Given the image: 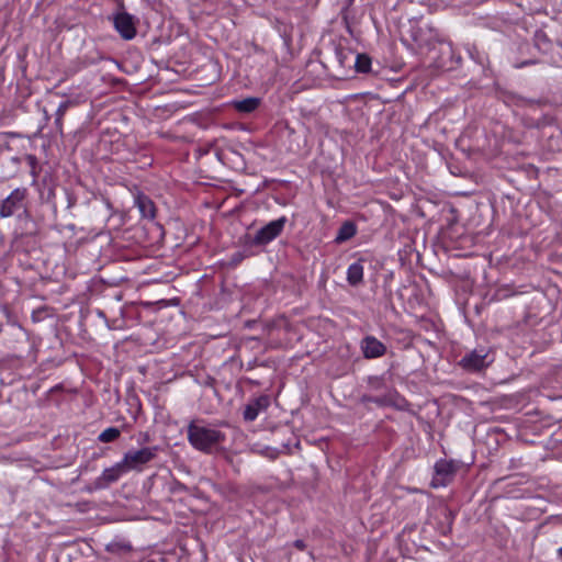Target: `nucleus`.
<instances>
[{
  "mask_svg": "<svg viewBox=\"0 0 562 562\" xmlns=\"http://www.w3.org/2000/svg\"><path fill=\"white\" fill-rule=\"evenodd\" d=\"M187 439L195 450L212 453L225 442L226 435L216 427L191 420L187 427Z\"/></svg>",
  "mask_w": 562,
  "mask_h": 562,
  "instance_id": "obj_1",
  "label": "nucleus"
},
{
  "mask_svg": "<svg viewBox=\"0 0 562 562\" xmlns=\"http://www.w3.org/2000/svg\"><path fill=\"white\" fill-rule=\"evenodd\" d=\"M409 36L416 48L420 52H429L436 44L445 43L446 36L434 25L424 22L411 24Z\"/></svg>",
  "mask_w": 562,
  "mask_h": 562,
  "instance_id": "obj_2",
  "label": "nucleus"
},
{
  "mask_svg": "<svg viewBox=\"0 0 562 562\" xmlns=\"http://www.w3.org/2000/svg\"><path fill=\"white\" fill-rule=\"evenodd\" d=\"M494 362V356L490 348L480 346L468 350L458 361V366L468 373H480Z\"/></svg>",
  "mask_w": 562,
  "mask_h": 562,
  "instance_id": "obj_3",
  "label": "nucleus"
},
{
  "mask_svg": "<svg viewBox=\"0 0 562 562\" xmlns=\"http://www.w3.org/2000/svg\"><path fill=\"white\" fill-rule=\"evenodd\" d=\"M461 468V462L453 459L441 458L434 465L431 486L434 488L448 486Z\"/></svg>",
  "mask_w": 562,
  "mask_h": 562,
  "instance_id": "obj_4",
  "label": "nucleus"
},
{
  "mask_svg": "<svg viewBox=\"0 0 562 562\" xmlns=\"http://www.w3.org/2000/svg\"><path fill=\"white\" fill-rule=\"evenodd\" d=\"M288 220L281 216L261 227L250 240L251 246H265L281 235Z\"/></svg>",
  "mask_w": 562,
  "mask_h": 562,
  "instance_id": "obj_5",
  "label": "nucleus"
},
{
  "mask_svg": "<svg viewBox=\"0 0 562 562\" xmlns=\"http://www.w3.org/2000/svg\"><path fill=\"white\" fill-rule=\"evenodd\" d=\"M29 191L26 188L14 189L0 204V217L12 216L21 209H25Z\"/></svg>",
  "mask_w": 562,
  "mask_h": 562,
  "instance_id": "obj_6",
  "label": "nucleus"
},
{
  "mask_svg": "<svg viewBox=\"0 0 562 562\" xmlns=\"http://www.w3.org/2000/svg\"><path fill=\"white\" fill-rule=\"evenodd\" d=\"M157 451V447H145L139 450L127 451L122 459V463L126 471L139 470L156 457Z\"/></svg>",
  "mask_w": 562,
  "mask_h": 562,
  "instance_id": "obj_7",
  "label": "nucleus"
},
{
  "mask_svg": "<svg viewBox=\"0 0 562 562\" xmlns=\"http://www.w3.org/2000/svg\"><path fill=\"white\" fill-rule=\"evenodd\" d=\"M113 24L116 32L125 41L133 40L137 34L135 18L125 11L114 15Z\"/></svg>",
  "mask_w": 562,
  "mask_h": 562,
  "instance_id": "obj_8",
  "label": "nucleus"
},
{
  "mask_svg": "<svg viewBox=\"0 0 562 562\" xmlns=\"http://www.w3.org/2000/svg\"><path fill=\"white\" fill-rule=\"evenodd\" d=\"M125 472L127 471L122 461H120L114 465L104 469L100 476L93 481V486L95 490H104L111 484L117 482Z\"/></svg>",
  "mask_w": 562,
  "mask_h": 562,
  "instance_id": "obj_9",
  "label": "nucleus"
},
{
  "mask_svg": "<svg viewBox=\"0 0 562 562\" xmlns=\"http://www.w3.org/2000/svg\"><path fill=\"white\" fill-rule=\"evenodd\" d=\"M360 349L364 359L381 358L386 353V346L372 335L364 336L360 341Z\"/></svg>",
  "mask_w": 562,
  "mask_h": 562,
  "instance_id": "obj_10",
  "label": "nucleus"
},
{
  "mask_svg": "<svg viewBox=\"0 0 562 562\" xmlns=\"http://www.w3.org/2000/svg\"><path fill=\"white\" fill-rule=\"evenodd\" d=\"M270 406V397L268 395H259L251 400L243 412L246 422H254L261 412Z\"/></svg>",
  "mask_w": 562,
  "mask_h": 562,
  "instance_id": "obj_11",
  "label": "nucleus"
},
{
  "mask_svg": "<svg viewBox=\"0 0 562 562\" xmlns=\"http://www.w3.org/2000/svg\"><path fill=\"white\" fill-rule=\"evenodd\" d=\"M134 204L138 209L142 217L154 220L156 216V205L154 201L144 193L138 192L134 198Z\"/></svg>",
  "mask_w": 562,
  "mask_h": 562,
  "instance_id": "obj_12",
  "label": "nucleus"
},
{
  "mask_svg": "<svg viewBox=\"0 0 562 562\" xmlns=\"http://www.w3.org/2000/svg\"><path fill=\"white\" fill-rule=\"evenodd\" d=\"M364 268L362 260L349 265L347 269V282L351 286H357L363 282Z\"/></svg>",
  "mask_w": 562,
  "mask_h": 562,
  "instance_id": "obj_13",
  "label": "nucleus"
},
{
  "mask_svg": "<svg viewBox=\"0 0 562 562\" xmlns=\"http://www.w3.org/2000/svg\"><path fill=\"white\" fill-rule=\"evenodd\" d=\"M260 105V99L256 97H248L243 100H235L232 106L239 113H252Z\"/></svg>",
  "mask_w": 562,
  "mask_h": 562,
  "instance_id": "obj_14",
  "label": "nucleus"
},
{
  "mask_svg": "<svg viewBox=\"0 0 562 562\" xmlns=\"http://www.w3.org/2000/svg\"><path fill=\"white\" fill-rule=\"evenodd\" d=\"M390 407H393L397 411L409 412L413 413L412 404L401 395L395 389H391V402Z\"/></svg>",
  "mask_w": 562,
  "mask_h": 562,
  "instance_id": "obj_15",
  "label": "nucleus"
},
{
  "mask_svg": "<svg viewBox=\"0 0 562 562\" xmlns=\"http://www.w3.org/2000/svg\"><path fill=\"white\" fill-rule=\"evenodd\" d=\"M357 234L356 224L351 221H346L341 224L336 236V243H344L351 239Z\"/></svg>",
  "mask_w": 562,
  "mask_h": 562,
  "instance_id": "obj_16",
  "label": "nucleus"
},
{
  "mask_svg": "<svg viewBox=\"0 0 562 562\" xmlns=\"http://www.w3.org/2000/svg\"><path fill=\"white\" fill-rule=\"evenodd\" d=\"M71 104H72L71 101L66 100V101H63L57 108V111L55 113V127L59 134H63L64 116H65L66 112L68 111V109L71 106Z\"/></svg>",
  "mask_w": 562,
  "mask_h": 562,
  "instance_id": "obj_17",
  "label": "nucleus"
},
{
  "mask_svg": "<svg viewBox=\"0 0 562 562\" xmlns=\"http://www.w3.org/2000/svg\"><path fill=\"white\" fill-rule=\"evenodd\" d=\"M372 60L367 54H357L355 58V69L359 74H368L371 70Z\"/></svg>",
  "mask_w": 562,
  "mask_h": 562,
  "instance_id": "obj_18",
  "label": "nucleus"
},
{
  "mask_svg": "<svg viewBox=\"0 0 562 562\" xmlns=\"http://www.w3.org/2000/svg\"><path fill=\"white\" fill-rule=\"evenodd\" d=\"M121 436V431L116 427H109L101 431L98 436V440L103 443L114 442Z\"/></svg>",
  "mask_w": 562,
  "mask_h": 562,
  "instance_id": "obj_19",
  "label": "nucleus"
},
{
  "mask_svg": "<svg viewBox=\"0 0 562 562\" xmlns=\"http://www.w3.org/2000/svg\"><path fill=\"white\" fill-rule=\"evenodd\" d=\"M391 402V390L385 392L382 395H376V406L379 407H390Z\"/></svg>",
  "mask_w": 562,
  "mask_h": 562,
  "instance_id": "obj_20",
  "label": "nucleus"
},
{
  "mask_svg": "<svg viewBox=\"0 0 562 562\" xmlns=\"http://www.w3.org/2000/svg\"><path fill=\"white\" fill-rule=\"evenodd\" d=\"M350 54H351L350 52H346L342 48L336 49V57L341 67H345L346 61L348 59V55H350Z\"/></svg>",
  "mask_w": 562,
  "mask_h": 562,
  "instance_id": "obj_21",
  "label": "nucleus"
},
{
  "mask_svg": "<svg viewBox=\"0 0 562 562\" xmlns=\"http://www.w3.org/2000/svg\"><path fill=\"white\" fill-rule=\"evenodd\" d=\"M533 64H536V60H533V59H528V60H524V61H521V63H516V64L514 65V67H515V68H524V67H526V66H530V65H533Z\"/></svg>",
  "mask_w": 562,
  "mask_h": 562,
  "instance_id": "obj_22",
  "label": "nucleus"
},
{
  "mask_svg": "<svg viewBox=\"0 0 562 562\" xmlns=\"http://www.w3.org/2000/svg\"><path fill=\"white\" fill-rule=\"evenodd\" d=\"M361 402L362 403H373L376 405V396L366 394L361 397Z\"/></svg>",
  "mask_w": 562,
  "mask_h": 562,
  "instance_id": "obj_23",
  "label": "nucleus"
},
{
  "mask_svg": "<svg viewBox=\"0 0 562 562\" xmlns=\"http://www.w3.org/2000/svg\"><path fill=\"white\" fill-rule=\"evenodd\" d=\"M29 161H30V165L32 166V175L34 178H36V171H35V167H36V158L34 156H29Z\"/></svg>",
  "mask_w": 562,
  "mask_h": 562,
  "instance_id": "obj_24",
  "label": "nucleus"
},
{
  "mask_svg": "<svg viewBox=\"0 0 562 562\" xmlns=\"http://www.w3.org/2000/svg\"><path fill=\"white\" fill-rule=\"evenodd\" d=\"M293 546H294L297 550H300V551H303V550H305V548H306L305 542H304L303 540H301V539L295 540V541H294V543H293Z\"/></svg>",
  "mask_w": 562,
  "mask_h": 562,
  "instance_id": "obj_25",
  "label": "nucleus"
},
{
  "mask_svg": "<svg viewBox=\"0 0 562 562\" xmlns=\"http://www.w3.org/2000/svg\"><path fill=\"white\" fill-rule=\"evenodd\" d=\"M557 553H558V557L560 559H562V547L558 549Z\"/></svg>",
  "mask_w": 562,
  "mask_h": 562,
  "instance_id": "obj_26",
  "label": "nucleus"
},
{
  "mask_svg": "<svg viewBox=\"0 0 562 562\" xmlns=\"http://www.w3.org/2000/svg\"><path fill=\"white\" fill-rule=\"evenodd\" d=\"M45 117H46V120H48V119H49V116H48V112H47V111H45Z\"/></svg>",
  "mask_w": 562,
  "mask_h": 562,
  "instance_id": "obj_27",
  "label": "nucleus"
}]
</instances>
